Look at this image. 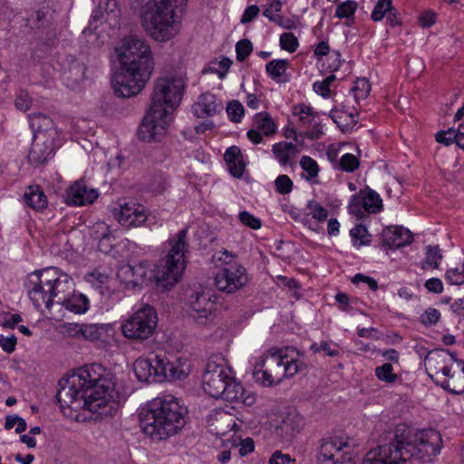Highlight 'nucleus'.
<instances>
[{
  "instance_id": "nucleus-1",
  "label": "nucleus",
  "mask_w": 464,
  "mask_h": 464,
  "mask_svg": "<svg viewBox=\"0 0 464 464\" xmlns=\"http://www.w3.org/2000/svg\"><path fill=\"white\" fill-rule=\"evenodd\" d=\"M56 393L61 408L82 409L111 416L123 396L115 390L112 374L98 363L85 365L59 382Z\"/></svg>"
},
{
  "instance_id": "nucleus-2",
  "label": "nucleus",
  "mask_w": 464,
  "mask_h": 464,
  "mask_svg": "<svg viewBox=\"0 0 464 464\" xmlns=\"http://www.w3.org/2000/svg\"><path fill=\"white\" fill-rule=\"evenodd\" d=\"M121 70L112 78V88L119 97L138 94L150 80L154 63L150 45L135 35L125 37L116 49Z\"/></svg>"
},
{
  "instance_id": "nucleus-3",
  "label": "nucleus",
  "mask_w": 464,
  "mask_h": 464,
  "mask_svg": "<svg viewBox=\"0 0 464 464\" xmlns=\"http://www.w3.org/2000/svg\"><path fill=\"white\" fill-rule=\"evenodd\" d=\"M396 430L387 444L379 445L367 452L362 464H414L429 463L440 453L441 436L435 430H428L409 441Z\"/></svg>"
},
{
  "instance_id": "nucleus-4",
  "label": "nucleus",
  "mask_w": 464,
  "mask_h": 464,
  "mask_svg": "<svg viewBox=\"0 0 464 464\" xmlns=\"http://www.w3.org/2000/svg\"><path fill=\"white\" fill-rule=\"evenodd\" d=\"M186 82L182 75L164 77L157 80L151 106L144 116L138 130L143 141H159L167 133L172 113L182 100Z\"/></svg>"
},
{
  "instance_id": "nucleus-5",
  "label": "nucleus",
  "mask_w": 464,
  "mask_h": 464,
  "mask_svg": "<svg viewBox=\"0 0 464 464\" xmlns=\"http://www.w3.org/2000/svg\"><path fill=\"white\" fill-rule=\"evenodd\" d=\"M142 431L153 440H163L178 433L186 423V410L172 395L158 397L139 414Z\"/></svg>"
},
{
  "instance_id": "nucleus-6",
  "label": "nucleus",
  "mask_w": 464,
  "mask_h": 464,
  "mask_svg": "<svg viewBox=\"0 0 464 464\" xmlns=\"http://www.w3.org/2000/svg\"><path fill=\"white\" fill-rule=\"evenodd\" d=\"M186 0H153L146 5L142 14L143 26L148 34L158 42L175 37L181 24Z\"/></svg>"
},
{
  "instance_id": "nucleus-7",
  "label": "nucleus",
  "mask_w": 464,
  "mask_h": 464,
  "mask_svg": "<svg viewBox=\"0 0 464 464\" xmlns=\"http://www.w3.org/2000/svg\"><path fill=\"white\" fill-rule=\"evenodd\" d=\"M294 348L272 347L254 366L253 376L256 382L266 387L280 383L285 378L295 376L304 364L298 360Z\"/></svg>"
},
{
  "instance_id": "nucleus-8",
  "label": "nucleus",
  "mask_w": 464,
  "mask_h": 464,
  "mask_svg": "<svg viewBox=\"0 0 464 464\" xmlns=\"http://www.w3.org/2000/svg\"><path fill=\"white\" fill-rule=\"evenodd\" d=\"M202 383L204 391L213 398H221L246 406L256 402L255 393L243 388L232 376L230 369L223 364L209 361L202 377Z\"/></svg>"
},
{
  "instance_id": "nucleus-9",
  "label": "nucleus",
  "mask_w": 464,
  "mask_h": 464,
  "mask_svg": "<svg viewBox=\"0 0 464 464\" xmlns=\"http://www.w3.org/2000/svg\"><path fill=\"white\" fill-rule=\"evenodd\" d=\"M66 276L59 274L57 269L52 267L34 271L27 276L24 286L28 297L37 309L42 306L50 309L57 302L58 291Z\"/></svg>"
},
{
  "instance_id": "nucleus-10",
  "label": "nucleus",
  "mask_w": 464,
  "mask_h": 464,
  "mask_svg": "<svg viewBox=\"0 0 464 464\" xmlns=\"http://www.w3.org/2000/svg\"><path fill=\"white\" fill-rule=\"evenodd\" d=\"M187 235L188 229L183 228L169 239L171 248L154 270V277L157 283L164 288L177 284L185 269L184 254L188 246Z\"/></svg>"
},
{
  "instance_id": "nucleus-11",
  "label": "nucleus",
  "mask_w": 464,
  "mask_h": 464,
  "mask_svg": "<svg viewBox=\"0 0 464 464\" xmlns=\"http://www.w3.org/2000/svg\"><path fill=\"white\" fill-rule=\"evenodd\" d=\"M235 256L224 250L219 260L224 263V266L217 273L215 276L216 287L228 294L234 293L243 288L248 283V275L246 268L237 263L230 262Z\"/></svg>"
},
{
  "instance_id": "nucleus-12",
  "label": "nucleus",
  "mask_w": 464,
  "mask_h": 464,
  "mask_svg": "<svg viewBox=\"0 0 464 464\" xmlns=\"http://www.w3.org/2000/svg\"><path fill=\"white\" fill-rule=\"evenodd\" d=\"M158 316L150 305H143L121 324L124 336L132 340H146L150 337L157 326Z\"/></svg>"
},
{
  "instance_id": "nucleus-13",
  "label": "nucleus",
  "mask_w": 464,
  "mask_h": 464,
  "mask_svg": "<svg viewBox=\"0 0 464 464\" xmlns=\"http://www.w3.org/2000/svg\"><path fill=\"white\" fill-rule=\"evenodd\" d=\"M213 296L209 291H205L201 287L191 290L188 295L187 304L189 307V316L198 324H205L213 319L216 311Z\"/></svg>"
},
{
  "instance_id": "nucleus-14",
  "label": "nucleus",
  "mask_w": 464,
  "mask_h": 464,
  "mask_svg": "<svg viewBox=\"0 0 464 464\" xmlns=\"http://www.w3.org/2000/svg\"><path fill=\"white\" fill-rule=\"evenodd\" d=\"M317 459L321 464H349L352 461L350 445L338 439L323 440Z\"/></svg>"
},
{
  "instance_id": "nucleus-15",
  "label": "nucleus",
  "mask_w": 464,
  "mask_h": 464,
  "mask_svg": "<svg viewBox=\"0 0 464 464\" xmlns=\"http://www.w3.org/2000/svg\"><path fill=\"white\" fill-rule=\"evenodd\" d=\"M57 304L74 314H83L89 308V301L82 294L73 293L72 279L67 275L58 291Z\"/></svg>"
},
{
  "instance_id": "nucleus-16",
  "label": "nucleus",
  "mask_w": 464,
  "mask_h": 464,
  "mask_svg": "<svg viewBox=\"0 0 464 464\" xmlns=\"http://www.w3.org/2000/svg\"><path fill=\"white\" fill-rule=\"evenodd\" d=\"M57 134L39 132L34 135L28 160L32 164H44L54 155V139Z\"/></svg>"
},
{
  "instance_id": "nucleus-17",
  "label": "nucleus",
  "mask_w": 464,
  "mask_h": 464,
  "mask_svg": "<svg viewBox=\"0 0 464 464\" xmlns=\"http://www.w3.org/2000/svg\"><path fill=\"white\" fill-rule=\"evenodd\" d=\"M114 216L121 226L127 227H140L148 219V213L144 206L130 201L120 204L114 209Z\"/></svg>"
},
{
  "instance_id": "nucleus-18",
  "label": "nucleus",
  "mask_w": 464,
  "mask_h": 464,
  "mask_svg": "<svg viewBox=\"0 0 464 464\" xmlns=\"http://www.w3.org/2000/svg\"><path fill=\"white\" fill-rule=\"evenodd\" d=\"M293 115L301 127L312 126L311 130L304 132V138L317 140L324 134L321 124L315 121L317 112L311 106L303 103L296 104L293 107Z\"/></svg>"
},
{
  "instance_id": "nucleus-19",
  "label": "nucleus",
  "mask_w": 464,
  "mask_h": 464,
  "mask_svg": "<svg viewBox=\"0 0 464 464\" xmlns=\"http://www.w3.org/2000/svg\"><path fill=\"white\" fill-rule=\"evenodd\" d=\"M449 351L443 349H435L428 353L425 357L426 369L431 379L439 382L442 376H450L452 367L448 365Z\"/></svg>"
},
{
  "instance_id": "nucleus-20",
  "label": "nucleus",
  "mask_w": 464,
  "mask_h": 464,
  "mask_svg": "<svg viewBox=\"0 0 464 464\" xmlns=\"http://www.w3.org/2000/svg\"><path fill=\"white\" fill-rule=\"evenodd\" d=\"M223 110V103L217 96L206 92L201 93L192 105V111L198 118L213 117Z\"/></svg>"
},
{
  "instance_id": "nucleus-21",
  "label": "nucleus",
  "mask_w": 464,
  "mask_h": 464,
  "mask_svg": "<svg viewBox=\"0 0 464 464\" xmlns=\"http://www.w3.org/2000/svg\"><path fill=\"white\" fill-rule=\"evenodd\" d=\"M96 189L89 188L82 180L75 181L66 192L68 205L83 206L92 204L98 198Z\"/></svg>"
},
{
  "instance_id": "nucleus-22",
  "label": "nucleus",
  "mask_w": 464,
  "mask_h": 464,
  "mask_svg": "<svg viewBox=\"0 0 464 464\" xmlns=\"http://www.w3.org/2000/svg\"><path fill=\"white\" fill-rule=\"evenodd\" d=\"M383 244L390 247H401L412 241L411 232L403 227H389L382 233Z\"/></svg>"
},
{
  "instance_id": "nucleus-23",
  "label": "nucleus",
  "mask_w": 464,
  "mask_h": 464,
  "mask_svg": "<svg viewBox=\"0 0 464 464\" xmlns=\"http://www.w3.org/2000/svg\"><path fill=\"white\" fill-rule=\"evenodd\" d=\"M440 386L450 393H464V361H457V368L452 369L450 376H444Z\"/></svg>"
},
{
  "instance_id": "nucleus-24",
  "label": "nucleus",
  "mask_w": 464,
  "mask_h": 464,
  "mask_svg": "<svg viewBox=\"0 0 464 464\" xmlns=\"http://www.w3.org/2000/svg\"><path fill=\"white\" fill-rule=\"evenodd\" d=\"M224 160L231 175L235 178H240L243 175L246 165L238 147L231 146L227 149L224 154Z\"/></svg>"
},
{
  "instance_id": "nucleus-25",
  "label": "nucleus",
  "mask_w": 464,
  "mask_h": 464,
  "mask_svg": "<svg viewBox=\"0 0 464 464\" xmlns=\"http://www.w3.org/2000/svg\"><path fill=\"white\" fill-rule=\"evenodd\" d=\"M304 425L303 417L295 411L288 412L282 420L277 430L281 431V435L285 439L292 438L295 433L299 432Z\"/></svg>"
},
{
  "instance_id": "nucleus-26",
  "label": "nucleus",
  "mask_w": 464,
  "mask_h": 464,
  "mask_svg": "<svg viewBox=\"0 0 464 464\" xmlns=\"http://www.w3.org/2000/svg\"><path fill=\"white\" fill-rule=\"evenodd\" d=\"M133 371L140 382H156L155 357L137 359L133 363Z\"/></svg>"
},
{
  "instance_id": "nucleus-27",
  "label": "nucleus",
  "mask_w": 464,
  "mask_h": 464,
  "mask_svg": "<svg viewBox=\"0 0 464 464\" xmlns=\"http://www.w3.org/2000/svg\"><path fill=\"white\" fill-rule=\"evenodd\" d=\"M272 152L282 166H286L292 165V160L297 156L300 150L292 142L281 141L272 146Z\"/></svg>"
},
{
  "instance_id": "nucleus-28",
  "label": "nucleus",
  "mask_w": 464,
  "mask_h": 464,
  "mask_svg": "<svg viewBox=\"0 0 464 464\" xmlns=\"http://www.w3.org/2000/svg\"><path fill=\"white\" fill-rule=\"evenodd\" d=\"M92 236L99 239L98 248L101 252L107 254L111 250L114 237L105 222H98L94 225Z\"/></svg>"
},
{
  "instance_id": "nucleus-29",
  "label": "nucleus",
  "mask_w": 464,
  "mask_h": 464,
  "mask_svg": "<svg viewBox=\"0 0 464 464\" xmlns=\"http://www.w3.org/2000/svg\"><path fill=\"white\" fill-rule=\"evenodd\" d=\"M28 120L34 135L39 132H44L48 135L57 134L53 128V120L46 114L41 112L32 113L28 115Z\"/></svg>"
},
{
  "instance_id": "nucleus-30",
  "label": "nucleus",
  "mask_w": 464,
  "mask_h": 464,
  "mask_svg": "<svg viewBox=\"0 0 464 464\" xmlns=\"http://www.w3.org/2000/svg\"><path fill=\"white\" fill-rule=\"evenodd\" d=\"M25 203L35 210H40L47 206V198L39 186L28 187L24 193Z\"/></svg>"
},
{
  "instance_id": "nucleus-31",
  "label": "nucleus",
  "mask_w": 464,
  "mask_h": 464,
  "mask_svg": "<svg viewBox=\"0 0 464 464\" xmlns=\"http://www.w3.org/2000/svg\"><path fill=\"white\" fill-rule=\"evenodd\" d=\"M360 197L362 208L368 213H377L382 208V200L374 190H361Z\"/></svg>"
},
{
  "instance_id": "nucleus-32",
  "label": "nucleus",
  "mask_w": 464,
  "mask_h": 464,
  "mask_svg": "<svg viewBox=\"0 0 464 464\" xmlns=\"http://www.w3.org/2000/svg\"><path fill=\"white\" fill-rule=\"evenodd\" d=\"M109 329L107 324H83L82 327V338L91 342L102 340Z\"/></svg>"
},
{
  "instance_id": "nucleus-33",
  "label": "nucleus",
  "mask_w": 464,
  "mask_h": 464,
  "mask_svg": "<svg viewBox=\"0 0 464 464\" xmlns=\"http://www.w3.org/2000/svg\"><path fill=\"white\" fill-rule=\"evenodd\" d=\"M255 127L264 135L269 136L276 132V126L266 112L257 113L254 118Z\"/></svg>"
},
{
  "instance_id": "nucleus-34",
  "label": "nucleus",
  "mask_w": 464,
  "mask_h": 464,
  "mask_svg": "<svg viewBox=\"0 0 464 464\" xmlns=\"http://www.w3.org/2000/svg\"><path fill=\"white\" fill-rule=\"evenodd\" d=\"M217 425L215 427L217 434L226 435L228 431L234 430L237 426L232 415L221 411L216 414Z\"/></svg>"
},
{
  "instance_id": "nucleus-35",
  "label": "nucleus",
  "mask_w": 464,
  "mask_h": 464,
  "mask_svg": "<svg viewBox=\"0 0 464 464\" xmlns=\"http://www.w3.org/2000/svg\"><path fill=\"white\" fill-rule=\"evenodd\" d=\"M172 362L169 361L165 356H155L156 382L169 380V373L173 369Z\"/></svg>"
},
{
  "instance_id": "nucleus-36",
  "label": "nucleus",
  "mask_w": 464,
  "mask_h": 464,
  "mask_svg": "<svg viewBox=\"0 0 464 464\" xmlns=\"http://www.w3.org/2000/svg\"><path fill=\"white\" fill-rule=\"evenodd\" d=\"M132 278L127 280V286H139L142 284V282L148 276V273L150 271L149 265L147 262H142L138 265L132 266Z\"/></svg>"
},
{
  "instance_id": "nucleus-37",
  "label": "nucleus",
  "mask_w": 464,
  "mask_h": 464,
  "mask_svg": "<svg viewBox=\"0 0 464 464\" xmlns=\"http://www.w3.org/2000/svg\"><path fill=\"white\" fill-rule=\"evenodd\" d=\"M287 65V60H272L266 63V71L273 80H278L280 77L285 75Z\"/></svg>"
},
{
  "instance_id": "nucleus-38",
  "label": "nucleus",
  "mask_w": 464,
  "mask_h": 464,
  "mask_svg": "<svg viewBox=\"0 0 464 464\" xmlns=\"http://www.w3.org/2000/svg\"><path fill=\"white\" fill-rule=\"evenodd\" d=\"M356 102L366 99L371 92V84L366 78H358L351 89Z\"/></svg>"
},
{
  "instance_id": "nucleus-39",
  "label": "nucleus",
  "mask_w": 464,
  "mask_h": 464,
  "mask_svg": "<svg viewBox=\"0 0 464 464\" xmlns=\"http://www.w3.org/2000/svg\"><path fill=\"white\" fill-rule=\"evenodd\" d=\"M350 235L353 238V245L361 246L369 245L371 242V235L368 233L367 228L362 225H358L352 228Z\"/></svg>"
},
{
  "instance_id": "nucleus-40",
  "label": "nucleus",
  "mask_w": 464,
  "mask_h": 464,
  "mask_svg": "<svg viewBox=\"0 0 464 464\" xmlns=\"http://www.w3.org/2000/svg\"><path fill=\"white\" fill-rule=\"evenodd\" d=\"M375 375L378 380L386 383H394L398 380L397 374L393 372V367L391 363L385 362L375 368Z\"/></svg>"
},
{
  "instance_id": "nucleus-41",
  "label": "nucleus",
  "mask_w": 464,
  "mask_h": 464,
  "mask_svg": "<svg viewBox=\"0 0 464 464\" xmlns=\"http://www.w3.org/2000/svg\"><path fill=\"white\" fill-rule=\"evenodd\" d=\"M173 369H171V372L169 373V381L174 380H182L184 379L189 371V365L184 361L182 362L180 359L172 362Z\"/></svg>"
},
{
  "instance_id": "nucleus-42",
  "label": "nucleus",
  "mask_w": 464,
  "mask_h": 464,
  "mask_svg": "<svg viewBox=\"0 0 464 464\" xmlns=\"http://www.w3.org/2000/svg\"><path fill=\"white\" fill-rule=\"evenodd\" d=\"M392 0H378L371 14V18L374 22L382 21L385 14L392 10Z\"/></svg>"
},
{
  "instance_id": "nucleus-43",
  "label": "nucleus",
  "mask_w": 464,
  "mask_h": 464,
  "mask_svg": "<svg viewBox=\"0 0 464 464\" xmlns=\"http://www.w3.org/2000/svg\"><path fill=\"white\" fill-rule=\"evenodd\" d=\"M358 7L355 1L347 0L337 5L335 10V16L339 18H349L353 16Z\"/></svg>"
},
{
  "instance_id": "nucleus-44",
  "label": "nucleus",
  "mask_w": 464,
  "mask_h": 464,
  "mask_svg": "<svg viewBox=\"0 0 464 464\" xmlns=\"http://www.w3.org/2000/svg\"><path fill=\"white\" fill-rule=\"evenodd\" d=\"M442 259V255L439 246H427L425 262L432 268L439 267V262Z\"/></svg>"
},
{
  "instance_id": "nucleus-45",
  "label": "nucleus",
  "mask_w": 464,
  "mask_h": 464,
  "mask_svg": "<svg viewBox=\"0 0 464 464\" xmlns=\"http://www.w3.org/2000/svg\"><path fill=\"white\" fill-rule=\"evenodd\" d=\"M228 118L233 122H239L244 115L243 105L237 100L230 102L227 106Z\"/></svg>"
},
{
  "instance_id": "nucleus-46",
  "label": "nucleus",
  "mask_w": 464,
  "mask_h": 464,
  "mask_svg": "<svg viewBox=\"0 0 464 464\" xmlns=\"http://www.w3.org/2000/svg\"><path fill=\"white\" fill-rule=\"evenodd\" d=\"M300 166L304 171L308 174L307 179L315 178L319 172L317 162L309 156H303L300 160Z\"/></svg>"
},
{
  "instance_id": "nucleus-47",
  "label": "nucleus",
  "mask_w": 464,
  "mask_h": 464,
  "mask_svg": "<svg viewBox=\"0 0 464 464\" xmlns=\"http://www.w3.org/2000/svg\"><path fill=\"white\" fill-rule=\"evenodd\" d=\"M440 319V313L439 310L429 307L426 309L420 317V322L425 326L435 325Z\"/></svg>"
},
{
  "instance_id": "nucleus-48",
  "label": "nucleus",
  "mask_w": 464,
  "mask_h": 464,
  "mask_svg": "<svg viewBox=\"0 0 464 464\" xmlns=\"http://www.w3.org/2000/svg\"><path fill=\"white\" fill-rule=\"evenodd\" d=\"M307 208L309 209L312 217L318 222L324 221L328 217V210L314 200L308 202Z\"/></svg>"
},
{
  "instance_id": "nucleus-49",
  "label": "nucleus",
  "mask_w": 464,
  "mask_h": 464,
  "mask_svg": "<svg viewBox=\"0 0 464 464\" xmlns=\"http://www.w3.org/2000/svg\"><path fill=\"white\" fill-rule=\"evenodd\" d=\"M14 426H16L15 427L16 433H22L23 431H24L26 430V427H27L26 421L23 418H21L17 415L6 416L5 428L6 430H11Z\"/></svg>"
},
{
  "instance_id": "nucleus-50",
  "label": "nucleus",
  "mask_w": 464,
  "mask_h": 464,
  "mask_svg": "<svg viewBox=\"0 0 464 464\" xmlns=\"http://www.w3.org/2000/svg\"><path fill=\"white\" fill-rule=\"evenodd\" d=\"M275 187L279 194L285 195L292 191L293 181L287 175L282 174L276 179Z\"/></svg>"
},
{
  "instance_id": "nucleus-51",
  "label": "nucleus",
  "mask_w": 464,
  "mask_h": 464,
  "mask_svg": "<svg viewBox=\"0 0 464 464\" xmlns=\"http://www.w3.org/2000/svg\"><path fill=\"white\" fill-rule=\"evenodd\" d=\"M280 46L290 53L295 52L298 47V40L292 33H284L280 35Z\"/></svg>"
},
{
  "instance_id": "nucleus-52",
  "label": "nucleus",
  "mask_w": 464,
  "mask_h": 464,
  "mask_svg": "<svg viewBox=\"0 0 464 464\" xmlns=\"http://www.w3.org/2000/svg\"><path fill=\"white\" fill-rule=\"evenodd\" d=\"M339 165L341 169L353 172L359 167V160L353 154L346 153L341 157Z\"/></svg>"
},
{
  "instance_id": "nucleus-53",
  "label": "nucleus",
  "mask_w": 464,
  "mask_h": 464,
  "mask_svg": "<svg viewBox=\"0 0 464 464\" xmlns=\"http://www.w3.org/2000/svg\"><path fill=\"white\" fill-rule=\"evenodd\" d=\"M253 50L252 44L249 40H240L236 44L237 60L243 62L251 53Z\"/></svg>"
},
{
  "instance_id": "nucleus-54",
  "label": "nucleus",
  "mask_w": 464,
  "mask_h": 464,
  "mask_svg": "<svg viewBox=\"0 0 464 464\" xmlns=\"http://www.w3.org/2000/svg\"><path fill=\"white\" fill-rule=\"evenodd\" d=\"M82 327L83 324H79L76 323H64L63 325H61V331L63 334L66 336L80 338L82 336Z\"/></svg>"
},
{
  "instance_id": "nucleus-55",
  "label": "nucleus",
  "mask_w": 464,
  "mask_h": 464,
  "mask_svg": "<svg viewBox=\"0 0 464 464\" xmlns=\"http://www.w3.org/2000/svg\"><path fill=\"white\" fill-rule=\"evenodd\" d=\"M240 222L252 229H258L261 227V220L247 211H241L238 215Z\"/></svg>"
},
{
  "instance_id": "nucleus-56",
  "label": "nucleus",
  "mask_w": 464,
  "mask_h": 464,
  "mask_svg": "<svg viewBox=\"0 0 464 464\" xmlns=\"http://www.w3.org/2000/svg\"><path fill=\"white\" fill-rule=\"evenodd\" d=\"M445 276L451 285H462L464 283V265L462 271H459V268L448 269Z\"/></svg>"
},
{
  "instance_id": "nucleus-57",
  "label": "nucleus",
  "mask_w": 464,
  "mask_h": 464,
  "mask_svg": "<svg viewBox=\"0 0 464 464\" xmlns=\"http://www.w3.org/2000/svg\"><path fill=\"white\" fill-rule=\"evenodd\" d=\"M109 276L99 271H93L86 276V281L95 287H101L107 284Z\"/></svg>"
},
{
  "instance_id": "nucleus-58",
  "label": "nucleus",
  "mask_w": 464,
  "mask_h": 464,
  "mask_svg": "<svg viewBox=\"0 0 464 464\" xmlns=\"http://www.w3.org/2000/svg\"><path fill=\"white\" fill-rule=\"evenodd\" d=\"M86 67L82 63H73L70 66L69 72L72 75V80L78 83L85 79Z\"/></svg>"
},
{
  "instance_id": "nucleus-59",
  "label": "nucleus",
  "mask_w": 464,
  "mask_h": 464,
  "mask_svg": "<svg viewBox=\"0 0 464 464\" xmlns=\"http://www.w3.org/2000/svg\"><path fill=\"white\" fill-rule=\"evenodd\" d=\"M32 104V100L29 94L24 91H21L15 99V106L18 110L25 111L29 110Z\"/></svg>"
},
{
  "instance_id": "nucleus-60",
  "label": "nucleus",
  "mask_w": 464,
  "mask_h": 464,
  "mask_svg": "<svg viewBox=\"0 0 464 464\" xmlns=\"http://www.w3.org/2000/svg\"><path fill=\"white\" fill-rule=\"evenodd\" d=\"M436 141L445 145H450L455 141L454 130L449 129L448 130L439 131L436 136Z\"/></svg>"
},
{
  "instance_id": "nucleus-61",
  "label": "nucleus",
  "mask_w": 464,
  "mask_h": 464,
  "mask_svg": "<svg viewBox=\"0 0 464 464\" xmlns=\"http://www.w3.org/2000/svg\"><path fill=\"white\" fill-rule=\"evenodd\" d=\"M282 4L280 0H273L269 7H267L263 14L266 16L271 21H277V14H274V13L279 12L281 10Z\"/></svg>"
},
{
  "instance_id": "nucleus-62",
  "label": "nucleus",
  "mask_w": 464,
  "mask_h": 464,
  "mask_svg": "<svg viewBox=\"0 0 464 464\" xmlns=\"http://www.w3.org/2000/svg\"><path fill=\"white\" fill-rule=\"evenodd\" d=\"M353 283L357 284L360 282H362L364 284H367L370 289L372 291H376L378 289V283L377 281L370 276H364L362 274H356L353 278Z\"/></svg>"
},
{
  "instance_id": "nucleus-63",
  "label": "nucleus",
  "mask_w": 464,
  "mask_h": 464,
  "mask_svg": "<svg viewBox=\"0 0 464 464\" xmlns=\"http://www.w3.org/2000/svg\"><path fill=\"white\" fill-rule=\"evenodd\" d=\"M425 287L429 292L440 294L443 292V284L440 278H430L426 281Z\"/></svg>"
},
{
  "instance_id": "nucleus-64",
  "label": "nucleus",
  "mask_w": 464,
  "mask_h": 464,
  "mask_svg": "<svg viewBox=\"0 0 464 464\" xmlns=\"http://www.w3.org/2000/svg\"><path fill=\"white\" fill-rule=\"evenodd\" d=\"M292 459L288 454H283L280 450L273 453L269 459V464H290Z\"/></svg>"
}]
</instances>
